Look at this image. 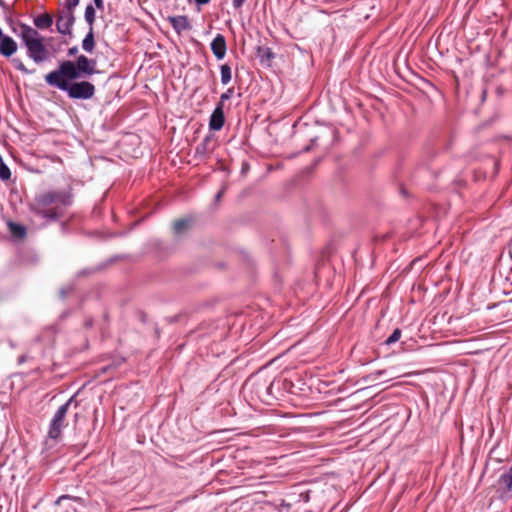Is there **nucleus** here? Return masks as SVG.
Listing matches in <instances>:
<instances>
[{
    "mask_svg": "<svg viewBox=\"0 0 512 512\" xmlns=\"http://www.w3.org/2000/svg\"><path fill=\"white\" fill-rule=\"evenodd\" d=\"M18 45L16 41L8 36L4 35L0 28V54L4 57H11L17 51Z\"/></svg>",
    "mask_w": 512,
    "mask_h": 512,
    "instance_id": "6e6552de",
    "label": "nucleus"
},
{
    "mask_svg": "<svg viewBox=\"0 0 512 512\" xmlns=\"http://www.w3.org/2000/svg\"><path fill=\"white\" fill-rule=\"evenodd\" d=\"M58 199L59 195L53 192L41 195L35 204L37 214L41 215L45 219H55L57 214L54 212V208H50L49 206L58 201Z\"/></svg>",
    "mask_w": 512,
    "mask_h": 512,
    "instance_id": "20e7f679",
    "label": "nucleus"
},
{
    "mask_svg": "<svg viewBox=\"0 0 512 512\" xmlns=\"http://www.w3.org/2000/svg\"><path fill=\"white\" fill-rule=\"evenodd\" d=\"M84 17L90 28L93 27V23L95 21V10L92 5H88L86 7Z\"/></svg>",
    "mask_w": 512,
    "mask_h": 512,
    "instance_id": "dca6fc26",
    "label": "nucleus"
},
{
    "mask_svg": "<svg viewBox=\"0 0 512 512\" xmlns=\"http://www.w3.org/2000/svg\"><path fill=\"white\" fill-rule=\"evenodd\" d=\"M34 25L40 30L49 29L53 24V18L48 13L38 15L33 20Z\"/></svg>",
    "mask_w": 512,
    "mask_h": 512,
    "instance_id": "f8f14e48",
    "label": "nucleus"
},
{
    "mask_svg": "<svg viewBox=\"0 0 512 512\" xmlns=\"http://www.w3.org/2000/svg\"><path fill=\"white\" fill-rule=\"evenodd\" d=\"M246 0H233V7L235 9H239L242 7V5L244 4Z\"/></svg>",
    "mask_w": 512,
    "mask_h": 512,
    "instance_id": "5701e85b",
    "label": "nucleus"
},
{
    "mask_svg": "<svg viewBox=\"0 0 512 512\" xmlns=\"http://www.w3.org/2000/svg\"><path fill=\"white\" fill-rule=\"evenodd\" d=\"M210 46L214 56L218 60H222L225 57L227 45L225 37L222 34H217L215 38L212 40Z\"/></svg>",
    "mask_w": 512,
    "mask_h": 512,
    "instance_id": "1a4fd4ad",
    "label": "nucleus"
},
{
    "mask_svg": "<svg viewBox=\"0 0 512 512\" xmlns=\"http://www.w3.org/2000/svg\"><path fill=\"white\" fill-rule=\"evenodd\" d=\"M96 61L80 55L76 62L67 60L59 64L53 72H58L69 79H77L81 76L92 75L96 72Z\"/></svg>",
    "mask_w": 512,
    "mask_h": 512,
    "instance_id": "7ed1b4c3",
    "label": "nucleus"
},
{
    "mask_svg": "<svg viewBox=\"0 0 512 512\" xmlns=\"http://www.w3.org/2000/svg\"><path fill=\"white\" fill-rule=\"evenodd\" d=\"M209 144H210V139L209 137H206L202 143H200L197 147H196V154H206L208 151H209Z\"/></svg>",
    "mask_w": 512,
    "mask_h": 512,
    "instance_id": "a211bd4d",
    "label": "nucleus"
},
{
    "mask_svg": "<svg viewBox=\"0 0 512 512\" xmlns=\"http://www.w3.org/2000/svg\"><path fill=\"white\" fill-rule=\"evenodd\" d=\"M12 63L15 66V68L18 69L19 71H21L22 73H24V74H31L32 73V71L28 70L25 67V65L23 64V62L19 58H14L12 60Z\"/></svg>",
    "mask_w": 512,
    "mask_h": 512,
    "instance_id": "6ab92c4d",
    "label": "nucleus"
},
{
    "mask_svg": "<svg viewBox=\"0 0 512 512\" xmlns=\"http://www.w3.org/2000/svg\"><path fill=\"white\" fill-rule=\"evenodd\" d=\"M223 191H219L216 195V199L219 200L222 196Z\"/></svg>",
    "mask_w": 512,
    "mask_h": 512,
    "instance_id": "bb28decb",
    "label": "nucleus"
},
{
    "mask_svg": "<svg viewBox=\"0 0 512 512\" xmlns=\"http://www.w3.org/2000/svg\"><path fill=\"white\" fill-rule=\"evenodd\" d=\"M225 117L221 105H217L210 116L209 128L213 131H219L224 126Z\"/></svg>",
    "mask_w": 512,
    "mask_h": 512,
    "instance_id": "9d476101",
    "label": "nucleus"
},
{
    "mask_svg": "<svg viewBox=\"0 0 512 512\" xmlns=\"http://www.w3.org/2000/svg\"><path fill=\"white\" fill-rule=\"evenodd\" d=\"M401 337V330L395 329L392 334L386 339V344L391 345L395 342H397Z\"/></svg>",
    "mask_w": 512,
    "mask_h": 512,
    "instance_id": "aec40b11",
    "label": "nucleus"
},
{
    "mask_svg": "<svg viewBox=\"0 0 512 512\" xmlns=\"http://www.w3.org/2000/svg\"><path fill=\"white\" fill-rule=\"evenodd\" d=\"M9 227L13 235L17 237H23L25 235L26 230L22 225L10 223Z\"/></svg>",
    "mask_w": 512,
    "mask_h": 512,
    "instance_id": "f3484780",
    "label": "nucleus"
},
{
    "mask_svg": "<svg viewBox=\"0 0 512 512\" xmlns=\"http://www.w3.org/2000/svg\"><path fill=\"white\" fill-rule=\"evenodd\" d=\"M74 22V13L65 10L61 11L56 20L57 32L62 35H71Z\"/></svg>",
    "mask_w": 512,
    "mask_h": 512,
    "instance_id": "0eeeda50",
    "label": "nucleus"
},
{
    "mask_svg": "<svg viewBox=\"0 0 512 512\" xmlns=\"http://www.w3.org/2000/svg\"><path fill=\"white\" fill-rule=\"evenodd\" d=\"M384 373H385V371H378V372H377V375H378V376H380V375H382V374H384Z\"/></svg>",
    "mask_w": 512,
    "mask_h": 512,
    "instance_id": "cd10ccee",
    "label": "nucleus"
},
{
    "mask_svg": "<svg viewBox=\"0 0 512 512\" xmlns=\"http://www.w3.org/2000/svg\"><path fill=\"white\" fill-rule=\"evenodd\" d=\"M20 38L26 48L27 56L36 64L48 61L51 54L45 45V38L37 29L27 25H20Z\"/></svg>",
    "mask_w": 512,
    "mask_h": 512,
    "instance_id": "f03ea898",
    "label": "nucleus"
},
{
    "mask_svg": "<svg viewBox=\"0 0 512 512\" xmlns=\"http://www.w3.org/2000/svg\"><path fill=\"white\" fill-rule=\"evenodd\" d=\"M77 52H78V48H77L76 46H74V47H72V48H70V49L68 50V54H69L70 56L75 55Z\"/></svg>",
    "mask_w": 512,
    "mask_h": 512,
    "instance_id": "b1692460",
    "label": "nucleus"
},
{
    "mask_svg": "<svg viewBox=\"0 0 512 512\" xmlns=\"http://www.w3.org/2000/svg\"><path fill=\"white\" fill-rule=\"evenodd\" d=\"M221 83L227 85L232 78L231 68L228 64H223L220 67Z\"/></svg>",
    "mask_w": 512,
    "mask_h": 512,
    "instance_id": "4468645a",
    "label": "nucleus"
},
{
    "mask_svg": "<svg viewBox=\"0 0 512 512\" xmlns=\"http://www.w3.org/2000/svg\"><path fill=\"white\" fill-rule=\"evenodd\" d=\"M72 401L73 398H70L65 404L61 405L54 414L48 432L50 438L58 439L60 437L62 428L65 426V417Z\"/></svg>",
    "mask_w": 512,
    "mask_h": 512,
    "instance_id": "39448f33",
    "label": "nucleus"
},
{
    "mask_svg": "<svg viewBox=\"0 0 512 512\" xmlns=\"http://www.w3.org/2000/svg\"><path fill=\"white\" fill-rule=\"evenodd\" d=\"M233 92H234L233 88H229L226 92H224L220 96V101H219L218 105H221V108H223L224 102L232 97Z\"/></svg>",
    "mask_w": 512,
    "mask_h": 512,
    "instance_id": "412c9836",
    "label": "nucleus"
},
{
    "mask_svg": "<svg viewBox=\"0 0 512 512\" xmlns=\"http://www.w3.org/2000/svg\"><path fill=\"white\" fill-rule=\"evenodd\" d=\"M95 46L93 27L89 28V32L86 34L82 41V48L86 52H92Z\"/></svg>",
    "mask_w": 512,
    "mask_h": 512,
    "instance_id": "ddd939ff",
    "label": "nucleus"
},
{
    "mask_svg": "<svg viewBox=\"0 0 512 512\" xmlns=\"http://www.w3.org/2000/svg\"><path fill=\"white\" fill-rule=\"evenodd\" d=\"M80 0H66L65 11H71L74 13V9L78 6Z\"/></svg>",
    "mask_w": 512,
    "mask_h": 512,
    "instance_id": "4be33fe9",
    "label": "nucleus"
},
{
    "mask_svg": "<svg viewBox=\"0 0 512 512\" xmlns=\"http://www.w3.org/2000/svg\"><path fill=\"white\" fill-rule=\"evenodd\" d=\"M94 3L97 8L101 9L103 7V0H94Z\"/></svg>",
    "mask_w": 512,
    "mask_h": 512,
    "instance_id": "393cba45",
    "label": "nucleus"
},
{
    "mask_svg": "<svg viewBox=\"0 0 512 512\" xmlns=\"http://www.w3.org/2000/svg\"><path fill=\"white\" fill-rule=\"evenodd\" d=\"M195 2L199 5H205L210 2V0H195Z\"/></svg>",
    "mask_w": 512,
    "mask_h": 512,
    "instance_id": "a878e982",
    "label": "nucleus"
},
{
    "mask_svg": "<svg viewBox=\"0 0 512 512\" xmlns=\"http://www.w3.org/2000/svg\"><path fill=\"white\" fill-rule=\"evenodd\" d=\"M190 224V221L188 219H180L174 222L173 224V230L175 234H181L183 231H185Z\"/></svg>",
    "mask_w": 512,
    "mask_h": 512,
    "instance_id": "2eb2a0df",
    "label": "nucleus"
},
{
    "mask_svg": "<svg viewBox=\"0 0 512 512\" xmlns=\"http://www.w3.org/2000/svg\"><path fill=\"white\" fill-rule=\"evenodd\" d=\"M494 487L496 489V493L501 498L509 496L512 491V465L501 472L497 482L494 484Z\"/></svg>",
    "mask_w": 512,
    "mask_h": 512,
    "instance_id": "423d86ee",
    "label": "nucleus"
},
{
    "mask_svg": "<svg viewBox=\"0 0 512 512\" xmlns=\"http://www.w3.org/2000/svg\"><path fill=\"white\" fill-rule=\"evenodd\" d=\"M72 80L73 79L66 78L62 74L53 71L45 76V81L48 85L66 92L72 99L87 100L94 96L95 87L92 83L87 81L71 83Z\"/></svg>",
    "mask_w": 512,
    "mask_h": 512,
    "instance_id": "f257e3e1",
    "label": "nucleus"
},
{
    "mask_svg": "<svg viewBox=\"0 0 512 512\" xmlns=\"http://www.w3.org/2000/svg\"><path fill=\"white\" fill-rule=\"evenodd\" d=\"M169 22L178 34L191 29L189 19L185 15L170 17Z\"/></svg>",
    "mask_w": 512,
    "mask_h": 512,
    "instance_id": "9b49d317",
    "label": "nucleus"
}]
</instances>
